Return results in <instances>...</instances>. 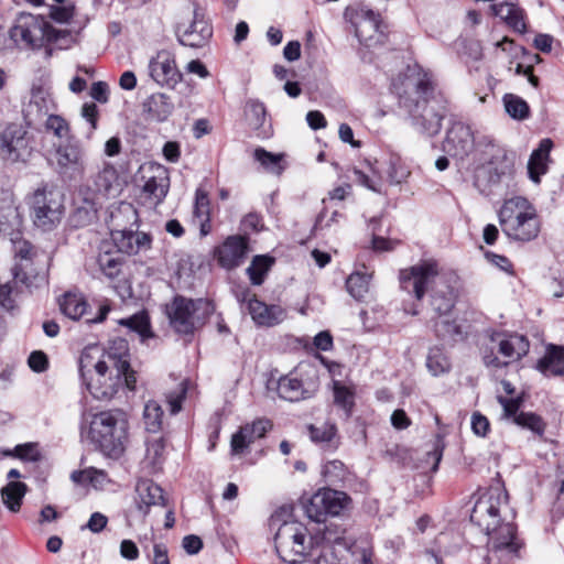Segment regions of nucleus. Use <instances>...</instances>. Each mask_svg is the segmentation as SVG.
Segmentation results:
<instances>
[{"mask_svg":"<svg viewBox=\"0 0 564 564\" xmlns=\"http://www.w3.org/2000/svg\"><path fill=\"white\" fill-rule=\"evenodd\" d=\"M470 425L473 432L480 437H485L490 430L489 420L479 412L471 415Z\"/></svg>","mask_w":564,"mask_h":564,"instance_id":"4d7b16f0","label":"nucleus"},{"mask_svg":"<svg viewBox=\"0 0 564 564\" xmlns=\"http://www.w3.org/2000/svg\"><path fill=\"white\" fill-rule=\"evenodd\" d=\"M271 427V423L269 420L259 419L252 422L251 424L245 425V431H251L256 435L257 438H261L265 435L267 431Z\"/></svg>","mask_w":564,"mask_h":564,"instance_id":"e2e57ef3","label":"nucleus"},{"mask_svg":"<svg viewBox=\"0 0 564 564\" xmlns=\"http://www.w3.org/2000/svg\"><path fill=\"white\" fill-rule=\"evenodd\" d=\"M26 494V485L21 481H9L1 489V498L6 507L12 511L18 512L21 508L22 499Z\"/></svg>","mask_w":564,"mask_h":564,"instance_id":"7c9ffc66","label":"nucleus"},{"mask_svg":"<svg viewBox=\"0 0 564 564\" xmlns=\"http://www.w3.org/2000/svg\"><path fill=\"white\" fill-rule=\"evenodd\" d=\"M194 216L199 221L202 234L207 235L209 231V227H207L209 223V198L202 188L196 189Z\"/></svg>","mask_w":564,"mask_h":564,"instance_id":"473e14b6","label":"nucleus"},{"mask_svg":"<svg viewBox=\"0 0 564 564\" xmlns=\"http://www.w3.org/2000/svg\"><path fill=\"white\" fill-rule=\"evenodd\" d=\"M265 107L259 100L250 99L245 107V116L249 126L253 129H260L265 121Z\"/></svg>","mask_w":564,"mask_h":564,"instance_id":"58836bf2","label":"nucleus"},{"mask_svg":"<svg viewBox=\"0 0 564 564\" xmlns=\"http://www.w3.org/2000/svg\"><path fill=\"white\" fill-rule=\"evenodd\" d=\"M21 227L22 217L19 208L13 199L8 197L0 205V234L9 237L13 245L15 263L12 268V275H14V280L28 284L33 273V262L37 252L30 242L20 239Z\"/></svg>","mask_w":564,"mask_h":564,"instance_id":"39448f33","label":"nucleus"},{"mask_svg":"<svg viewBox=\"0 0 564 564\" xmlns=\"http://www.w3.org/2000/svg\"><path fill=\"white\" fill-rule=\"evenodd\" d=\"M514 423L519 426L531 430L536 434L544 432L545 424L542 419L531 412H521L514 417Z\"/></svg>","mask_w":564,"mask_h":564,"instance_id":"09e8293b","label":"nucleus"},{"mask_svg":"<svg viewBox=\"0 0 564 564\" xmlns=\"http://www.w3.org/2000/svg\"><path fill=\"white\" fill-rule=\"evenodd\" d=\"M273 263V259L268 256H257L247 269L250 280L253 284L259 285L263 282L264 274L269 271Z\"/></svg>","mask_w":564,"mask_h":564,"instance_id":"ea45409f","label":"nucleus"},{"mask_svg":"<svg viewBox=\"0 0 564 564\" xmlns=\"http://www.w3.org/2000/svg\"><path fill=\"white\" fill-rule=\"evenodd\" d=\"M36 275V272H35V269L33 268V273L31 274L30 276V283H22L21 281H15L13 279V285H11V282H7V283H0V305L7 310H12L13 308V299L11 297V294L13 292V289L19 284H24L26 285L28 288L32 285V282H33V279L35 278Z\"/></svg>","mask_w":564,"mask_h":564,"instance_id":"603ef678","label":"nucleus"},{"mask_svg":"<svg viewBox=\"0 0 564 564\" xmlns=\"http://www.w3.org/2000/svg\"><path fill=\"white\" fill-rule=\"evenodd\" d=\"M494 165L495 162H491L490 165L487 167L489 173L494 172V175H491L489 180L490 183L496 184L503 181L508 182L511 178L513 172V164L506 155L502 156L499 165Z\"/></svg>","mask_w":564,"mask_h":564,"instance_id":"a18cd8bd","label":"nucleus"},{"mask_svg":"<svg viewBox=\"0 0 564 564\" xmlns=\"http://www.w3.org/2000/svg\"><path fill=\"white\" fill-rule=\"evenodd\" d=\"M370 174H367L360 170L355 169L354 174L356 182L366 188L380 193L382 186L381 169L377 165H370Z\"/></svg>","mask_w":564,"mask_h":564,"instance_id":"e433bc0d","label":"nucleus"},{"mask_svg":"<svg viewBox=\"0 0 564 564\" xmlns=\"http://www.w3.org/2000/svg\"><path fill=\"white\" fill-rule=\"evenodd\" d=\"M95 477H101L104 479L105 473L102 470L90 467L84 470H75L70 475L72 480L80 485L95 482Z\"/></svg>","mask_w":564,"mask_h":564,"instance_id":"5fc2aeb1","label":"nucleus"},{"mask_svg":"<svg viewBox=\"0 0 564 564\" xmlns=\"http://www.w3.org/2000/svg\"><path fill=\"white\" fill-rule=\"evenodd\" d=\"M536 368L545 376H564V347L549 346Z\"/></svg>","mask_w":564,"mask_h":564,"instance_id":"bb28decb","label":"nucleus"},{"mask_svg":"<svg viewBox=\"0 0 564 564\" xmlns=\"http://www.w3.org/2000/svg\"><path fill=\"white\" fill-rule=\"evenodd\" d=\"M490 8L496 17H499L513 30L520 33H523L525 31L523 12L513 3L501 2L498 4H492Z\"/></svg>","mask_w":564,"mask_h":564,"instance_id":"cd10ccee","label":"nucleus"},{"mask_svg":"<svg viewBox=\"0 0 564 564\" xmlns=\"http://www.w3.org/2000/svg\"><path fill=\"white\" fill-rule=\"evenodd\" d=\"M503 105L508 115L517 120H523L529 117L530 108L524 99L513 94L503 96Z\"/></svg>","mask_w":564,"mask_h":564,"instance_id":"c9c22d12","label":"nucleus"},{"mask_svg":"<svg viewBox=\"0 0 564 564\" xmlns=\"http://www.w3.org/2000/svg\"><path fill=\"white\" fill-rule=\"evenodd\" d=\"M348 502V496L338 490L323 488L315 492L305 505L306 516L323 522L327 516H338Z\"/></svg>","mask_w":564,"mask_h":564,"instance_id":"f8f14e48","label":"nucleus"},{"mask_svg":"<svg viewBox=\"0 0 564 564\" xmlns=\"http://www.w3.org/2000/svg\"><path fill=\"white\" fill-rule=\"evenodd\" d=\"M45 128L58 139H68L69 137V126L61 116L50 115L45 120Z\"/></svg>","mask_w":564,"mask_h":564,"instance_id":"8fccbe9b","label":"nucleus"},{"mask_svg":"<svg viewBox=\"0 0 564 564\" xmlns=\"http://www.w3.org/2000/svg\"><path fill=\"white\" fill-rule=\"evenodd\" d=\"M128 414L119 409L84 414L80 435L89 440L101 453L119 458L129 442Z\"/></svg>","mask_w":564,"mask_h":564,"instance_id":"20e7f679","label":"nucleus"},{"mask_svg":"<svg viewBox=\"0 0 564 564\" xmlns=\"http://www.w3.org/2000/svg\"><path fill=\"white\" fill-rule=\"evenodd\" d=\"M370 273H351L347 281L346 286L349 294L356 300H362L369 291Z\"/></svg>","mask_w":564,"mask_h":564,"instance_id":"72a5a7b5","label":"nucleus"},{"mask_svg":"<svg viewBox=\"0 0 564 564\" xmlns=\"http://www.w3.org/2000/svg\"><path fill=\"white\" fill-rule=\"evenodd\" d=\"M107 522L108 519L106 516L100 512H94L87 522V528L91 532L98 533L106 527Z\"/></svg>","mask_w":564,"mask_h":564,"instance_id":"774afa93","label":"nucleus"},{"mask_svg":"<svg viewBox=\"0 0 564 564\" xmlns=\"http://www.w3.org/2000/svg\"><path fill=\"white\" fill-rule=\"evenodd\" d=\"M318 383L316 367L301 362L288 375L279 378L276 391L280 398L299 402L312 398L318 389Z\"/></svg>","mask_w":564,"mask_h":564,"instance_id":"1a4fd4ad","label":"nucleus"},{"mask_svg":"<svg viewBox=\"0 0 564 564\" xmlns=\"http://www.w3.org/2000/svg\"><path fill=\"white\" fill-rule=\"evenodd\" d=\"M99 203L96 198H86L85 205L76 209L73 218L76 225L85 226L94 220L97 216Z\"/></svg>","mask_w":564,"mask_h":564,"instance_id":"37998d69","label":"nucleus"},{"mask_svg":"<svg viewBox=\"0 0 564 564\" xmlns=\"http://www.w3.org/2000/svg\"><path fill=\"white\" fill-rule=\"evenodd\" d=\"M135 491L138 495V508L144 514L148 513V509L151 506L164 505L165 499L162 488L149 479L140 480L137 484Z\"/></svg>","mask_w":564,"mask_h":564,"instance_id":"b1692460","label":"nucleus"},{"mask_svg":"<svg viewBox=\"0 0 564 564\" xmlns=\"http://www.w3.org/2000/svg\"><path fill=\"white\" fill-rule=\"evenodd\" d=\"M26 129L18 123L8 124L0 131V154L4 160L17 162L30 153Z\"/></svg>","mask_w":564,"mask_h":564,"instance_id":"4468645a","label":"nucleus"},{"mask_svg":"<svg viewBox=\"0 0 564 564\" xmlns=\"http://www.w3.org/2000/svg\"><path fill=\"white\" fill-rule=\"evenodd\" d=\"M164 454V443L161 438L148 444L144 463L153 473L161 468Z\"/></svg>","mask_w":564,"mask_h":564,"instance_id":"79ce46f5","label":"nucleus"},{"mask_svg":"<svg viewBox=\"0 0 564 564\" xmlns=\"http://www.w3.org/2000/svg\"><path fill=\"white\" fill-rule=\"evenodd\" d=\"M552 145L553 143L550 139H543L540 142L539 148L534 150L530 156L528 163V173L534 183H539L541 175L546 173V163Z\"/></svg>","mask_w":564,"mask_h":564,"instance_id":"a878e982","label":"nucleus"},{"mask_svg":"<svg viewBox=\"0 0 564 564\" xmlns=\"http://www.w3.org/2000/svg\"><path fill=\"white\" fill-rule=\"evenodd\" d=\"M173 110L174 105L165 94H153L143 102V112L147 118L155 122L167 120Z\"/></svg>","mask_w":564,"mask_h":564,"instance_id":"393cba45","label":"nucleus"},{"mask_svg":"<svg viewBox=\"0 0 564 564\" xmlns=\"http://www.w3.org/2000/svg\"><path fill=\"white\" fill-rule=\"evenodd\" d=\"M143 193L153 205H158L165 198L170 188L167 169L161 164H150L143 169Z\"/></svg>","mask_w":564,"mask_h":564,"instance_id":"a211bd4d","label":"nucleus"},{"mask_svg":"<svg viewBox=\"0 0 564 564\" xmlns=\"http://www.w3.org/2000/svg\"><path fill=\"white\" fill-rule=\"evenodd\" d=\"M149 74L156 84L169 87H174L182 76L169 51H160L150 59Z\"/></svg>","mask_w":564,"mask_h":564,"instance_id":"f3484780","label":"nucleus"},{"mask_svg":"<svg viewBox=\"0 0 564 564\" xmlns=\"http://www.w3.org/2000/svg\"><path fill=\"white\" fill-rule=\"evenodd\" d=\"M351 22L355 26V34L367 46L380 42L382 32L380 31L379 15L367 8H358L352 17Z\"/></svg>","mask_w":564,"mask_h":564,"instance_id":"dca6fc26","label":"nucleus"},{"mask_svg":"<svg viewBox=\"0 0 564 564\" xmlns=\"http://www.w3.org/2000/svg\"><path fill=\"white\" fill-rule=\"evenodd\" d=\"M182 545L188 554H196L203 547V542L199 536L189 534L184 536Z\"/></svg>","mask_w":564,"mask_h":564,"instance_id":"338daca9","label":"nucleus"},{"mask_svg":"<svg viewBox=\"0 0 564 564\" xmlns=\"http://www.w3.org/2000/svg\"><path fill=\"white\" fill-rule=\"evenodd\" d=\"M120 555L128 561H134L139 557V549L133 541L123 540L120 543Z\"/></svg>","mask_w":564,"mask_h":564,"instance_id":"0e129e2a","label":"nucleus"},{"mask_svg":"<svg viewBox=\"0 0 564 564\" xmlns=\"http://www.w3.org/2000/svg\"><path fill=\"white\" fill-rule=\"evenodd\" d=\"M28 364L33 371L42 372L46 370L48 360L43 351L35 350L30 355Z\"/></svg>","mask_w":564,"mask_h":564,"instance_id":"052dcab7","label":"nucleus"},{"mask_svg":"<svg viewBox=\"0 0 564 564\" xmlns=\"http://www.w3.org/2000/svg\"><path fill=\"white\" fill-rule=\"evenodd\" d=\"M434 330L438 337L454 339L455 336L460 334L459 327L452 321L448 315L441 317L440 315L434 321Z\"/></svg>","mask_w":564,"mask_h":564,"instance_id":"de8ad7c7","label":"nucleus"},{"mask_svg":"<svg viewBox=\"0 0 564 564\" xmlns=\"http://www.w3.org/2000/svg\"><path fill=\"white\" fill-rule=\"evenodd\" d=\"M214 311L213 305L203 299L192 300L177 295L166 305V314L175 332L184 335L193 334L203 326Z\"/></svg>","mask_w":564,"mask_h":564,"instance_id":"0eeeda50","label":"nucleus"},{"mask_svg":"<svg viewBox=\"0 0 564 564\" xmlns=\"http://www.w3.org/2000/svg\"><path fill=\"white\" fill-rule=\"evenodd\" d=\"M392 87L400 108L406 111L415 129L429 135L440 132L446 109L433 97L434 87L429 73L417 65L410 66L393 80Z\"/></svg>","mask_w":564,"mask_h":564,"instance_id":"7ed1b4c3","label":"nucleus"},{"mask_svg":"<svg viewBox=\"0 0 564 564\" xmlns=\"http://www.w3.org/2000/svg\"><path fill=\"white\" fill-rule=\"evenodd\" d=\"M444 284L445 282L433 289L431 302L434 312L441 317L449 315L456 297L454 289Z\"/></svg>","mask_w":564,"mask_h":564,"instance_id":"c85d7f7f","label":"nucleus"},{"mask_svg":"<svg viewBox=\"0 0 564 564\" xmlns=\"http://www.w3.org/2000/svg\"><path fill=\"white\" fill-rule=\"evenodd\" d=\"M96 194L112 196L119 194L121 185L117 170L110 163H105L102 169L94 177Z\"/></svg>","mask_w":564,"mask_h":564,"instance_id":"5701e85b","label":"nucleus"},{"mask_svg":"<svg viewBox=\"0 0 564 564\" xmlns=\"http://www.w3.org/2000/svg\"><path fill=\"white\" fill-rule=\"evenodd\" d=\"M82 117L90 124V132L97 127L98 109L94 102H86L82 107Z\"/></svg>","mask_w":564,"mask_h":564,"instance_id":"680f3d73","label":"nucleus"},{"mask_svg":"<svg viewBox=\"0 0 564 564\" xmlns=\"http://www.w3.org/2000/svg\"><path fill=\"white\" fill-rule=\"evenodd\" d=\"M100 271L109 279H113L121 272V260L116 253L104 252L97 258Z\"/></svg>","mask_w":564,"mask_h":564,"instance_id":"a19ab883","label":"nucleus"},{"mask_svg":"<svg viewBox=\"0 0 564 564\" xmlns=\"http://www.w3.org/2000/svg\"><path fill=\"white\" fill-rule=\"evenodd\" d=\"M246 254V240L238 236L227 238L217 250L218 262L226 269L239 267L243 262Z\"/></svg>","mask_w":564,"mask_h":564,"instance_id":"412c9836","label":"nucleus"},{"mask_svg":"<svg viewBox=\"0 0 564 564\" xmlns=\"http://www.w3.org/2000/svg\"><path fill=\"white\" fill-rule=\"evenodd\" d=\"M177 37L182 45L189 47L204 46L213 35V29L199 10H194L193 17L177 26Z\"/></svg>","mask_w":564,"mask_h":564,"instance_id":"2eb2a0df","label":"nucleus"},{"mask_svg":"<svg viewBox=\"0 0 564 564\" xmlns=\"http://www.w3.org/2000/svg\"><path fill=\"white\" fill-rule=\"evenodd\" d=\"M242 301L247 302L249 314L260 326H274L285 318V311L279 305H267L250 292L243 293Z\"/></svg>","mask_w":564,"mask_h":564,"instance_id":"aec40b11","label":"nucleus"},{"mask_svg":"<svg viewBox=\"0 0 564 564\" xmlns=\"http://www.w3.org/2000/svg\"><path fill=\"white\" fill-rule=\"evenodd\" d=\"M119 324L128 327L142 338L152 336L149 316L145 312H139L128 318H122L119 321Z\"/></svg>","mask_w":564,"mask_h":564,"instance_id":"f704fd0d","label":"nucleus"},{"mask_svg":"<svg viewBox=\"0 0 564 564\" xmlns=\"http://www.w3.org/2000/svg\"><path fill=\"white\" fill-rule=\"evenodd\" d=\"M275 549L280 557L289 563L301 562L310 549L306 528L297 521H284L274 536Z\"/></svg>","mask_w":564,"mask_h":564,"instance_id":"9b49d317","label":"nucleus"},{"mask_svg":"<svg viewBox=\"0 0 564 564\" xmlns=\"http://www.w3.org/2000/svg\"><path fill=\"white\" fill-rule=\"evenodd\" d=\"M11 36L14 40L20 39L25 44L31 45V46L35 45V43H36V39L33 35L32 30L25 24H18V25L13 26L11 30Z\"/></svg>","mask_w":564,"mask_h":564,"instance_id":"13d9d810","label":"nucleus"},{"mask_svg":"<svg viewBox=\"0 0 564 564\" xmlns=\"http://www.w3.org/2000/svg\"><path fill=\"white\" fill-rule=\"evenodd\" d=\"M401 288L413 293L421 301L429 289H435L444 283L438 263L435 260H422L416 264L400 271Z\"/></svg>","mask_w":564,"mask_h":564,"instance_id":"9d476101","label":"nucleus"},{"mask_svg":"<svg viewBox=\"0 0 564 564\" xmlns=\"http://www.w3.org/2000/svg\"><path fill=\"white\" fill-rule=\"evenodd\" d=\"M426 367L433 376H440L449 370V361L438 349H431L426 359Z\"/></svg>","mask_w":564,"mask_h":564,"instance_id":"c03bdc74","label":"nucleus"},{"mask_svg":"<svg viewBox=\"0 0 564 564\" xmlns=\"http://www.w3.org/2000/svg\"><path fill=\"white\" fill-rule=\"evenodd\" d=\"M57 172L68 181L79 180L86 172L85 152L76 143L59 144L55 149Z\"/></svg>","mask_w":564,"mask_h":564,"instance_id":"ddd939ff","label":"nucleus"},{"mask_svg":"<svg viewBox=\"0 0 564 564\" xmlns=\"http://www.w3.org/2000/svg\"><path fill=\"white\" fill-rule=\"evenodd\" d=\"M130 252H138L139 248L148 247L150 243V237L145 234H133L128 235Z\"/></svg>","mask_w":564,"mask_h":564,"instance_id":"69168bd1","label":"nucleus"},{"mask_svg":"<svg viewBox=\"0 0 564 564\" xmlns=\"http://www.w3.org/2000/svg\"><path fill=\"white\" fill-rule=\"evenodd\" d=\"M59 308L65 316L76 321L85 314L87 303L83 295L68 292L59 299Z\"/></svg>","mask_w":564,"mask_h":564,"instance_id":"c756f323","label":"nucleus"},{"mask_svg":"<svg viewBox=\"0 0 564 564\" xmlns=\"http://www.w3.org/2000/svg\"><path fill=\"white\" fill-rule=\"evenodd\" d=\"M334 400L347 414L350 413L354 405V393L339 382L334 383Z\"/></svg>","mask_w":564,"mask_h":564,"instance_id":"3c124183","label":"nucleus"},{"mask_svg":"<svg viewBox=\"0 0 564 564\" xmlns=\"http://www.w3.org/2000/svg\"><path fill=\"white\" fill-rule=\"evenodd\" d=\"M310 437L315 443H328L336 434V426L332 423L324 422L321 424H312L308 426Z\"/></svg>","mask_w":564,"mask_h":564,"instance_id":"49530a36","label":"nucleus"},{"mask_svg":"<svg viewBox=\"0 0 564 564\" xmlns=\"http://www.w3.org/2000/svg\"><path fill=\"white\" fill-rule=\"evenodd\" d=\"M388 178L391 184H401L406 180L410 172L406 171L403 166L399 165L398 162L393 159H390L388 165Z\"/></svg>","mask_w":564,"mask_h":564,"instance_id":"6e6d98bb","label":"nucleus"},{"mask_svg":"<svg viewBox=\"0 0 564 564\" xmlns=\"http://www.w3.org/2000/svg\"><path fill=\"white\" fill-rule=\"evenodd\" d=\"M186 390V382L183 381L178 384L176 390L167 394L166 399L172 414H176L181 411Z\"/></svg>","mask_w":564,"mask_h":564,"instance_id":"864d4df0","label":"nucleus"},{"mask_svg":"<svg viewBox=\"0 0 564 564\" xmlns=\"http://www.w3.org/2000/svg\"><path fill=\"white\" fill-rule=\"evenodd\" d=\"M443 149L455 158L467 156L474 149V135L470 128L462 122L454 123L446 133Z\"/></svg>","mask_w":564,"mask_h":564,"instance_id":"6ab92c4d","label":"nucleus"},{"mask_svg":"<svg viewBox=\"0 0 564 564\" xmlns=\"http://www.w3.org/2000/svg\"><path fill=\"white\" fill-rule=\"evenodd\" d=\"M78 369L83 383L97 400L111 399L123 384L131 391L135 389L137 378L130 369L124 339L115 340L107 351L98 346L84 348Z\"/></svg>","mask_w":564,"mask_h":564,"instance_id":"f257e3e1","label":"nucleus"},{"mask_svg":"<svg viewBox=\"0 0 564 564\" xmlns=\"http://www.w3.org/2000/svg\"><path fill=\"white\" fill-rule=\"evenodd\" d=\"M163 409L155 400H149L143 409V422L145 430L150 433H158L163 424Z\"/></svg>","mask_w":564,"mask_h":564,"instance_id":"2f4dec72","label":"nucleus"},{"mask_svg":"<svg viewBox=\"0 0 564 564\" xmlns=\"http://www.w3.org/2000/svg\"><path fill=\"white\" fill-rule=\"evenodd\" d=\"M499 224L503 234L519 241H530L540 232L535 208L520 196L505 202L499 212Z\"/></svg>","mask_w":564,"mask_h":564,"instance_id":"423d86ee","label":"nucleus"},{"mask_svg":"<svg viewBox=\"0 0 564 564\" xmlns=\"http://www.w3.org/2000/svg\"><path fill=\"white\" fill-rule=\"evenodd\" d=\"M513 518L508 496L499 488L490 489L476 501L470 521L488 535L487 564L508 563L518 556L522 543Z\"/></svg>","mask_w":564,"mask_h":564,"instance_id":"f03ea898","label":"nucleus"},{"mask_svg":"<svg viewBox=\"0 0 564 564\" xmlns=\"http://www.w3.org/2000/svg\"><path fill=\"white\" fill-rule=\"evenodd\" d=\"M282 154H273L262 148L256 149L254 159L270 173L280 175L284 166L282 164Z\"/></svg>","mask_w":564,"mask_h":564,"instance_id":"4c0bfd02","label":"nucleus"},{"mask_svg":"<svg viewBox=\"0 0 564 564\" xmlns=\"http://www.w3.org/2000/svg\"><path fill=\"white\" fill-rule=\"evenodd\" d=\"M491 341L497 343L499 352L510 360H518L529 351V341L522 335L494 334Z\"/></svg>","mask_w":564,"mask_h":564,"instance_id":"4be33fe9","label":"nucleus"},{"mask_svg":"<svg viewBox=\"0 0 564 564\" xmlns=\"http://www.w3.org/2000/svg\"><path fill=\"white\" fill-rule=\"evenodd\" d=\"M498 402L501 404L503 410V416L507 419L514 417L519 414L518 410L520 406V400L519 399H507L505 397L498 395L497 397Z\"/></svg>","mask_w":564,"mask_h":564,"instance_id":"bf43d9fd","label":"nucleus"},{"mask_svg":"<svg viewBox=\"0 0 564 564\" xmlns=\"http://www.w3.org/2000/svg\"><path fill=\"white\" fill-rule=\"evenodd\" d=\"M30 216L33 225L42 231H52L61 224L65 207L59 192L40 187L29 197Z\"/></svg>","mask_w":564,"mask_h":564,"instance_id":"6e6552de","label":"nucleus"}]
</instances>
